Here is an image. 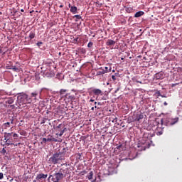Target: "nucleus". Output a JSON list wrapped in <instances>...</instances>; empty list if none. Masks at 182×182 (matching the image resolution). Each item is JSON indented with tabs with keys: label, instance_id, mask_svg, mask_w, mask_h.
I'll list each match as a JSON object with an SVG mask.
<instances>
[{
	"label": "nucleus",
	"instance_id": "obj_1",
	"mask_svg": "<svg viewBox=\"0 0 182 182\" xmlns=\"http://www.w3.org/2000/svg\"><path fill=\"white\" fill-rule=\"evenodd\" d=\"M17 102L21 105H26L32 103V98L24 92H21L18 94Z\"/></svg>",
	"mask_w": 182,
	"mask_h": 182
},
{
	"label": "nucleus",
	"instance_id": "obj_2",
	"mask_svg": "<svg viewBox=\"0 0 182 182\" xmlns=\"http://www.w3.org/2000/svg\"><path fill=\"white\" fill-rule=\"evenodd\" d=\"M65 154L62 152H56L48 159L49 164H58V163H60L62 160H63V155Z\"/></svg>",
	"mask_w": 182,
	"mask_h": 182
},
{
	"label": "nucleus",
	"instance_id": "obj_3",
	"mask_svg": "<svg viewBox=\"0 0 182 182\" xmlns=\"http://www.w3.org/2000/svg\"><path fill=\"white\" fill-rule=\"evenodd\" d=\"M64 177L65 175L62 173V169H60L58 173H55L53 175L50 174L48 178H51V181L53 182H60Z\"/></svg>",
	"mask_w": 182,
	"mask_h": 182
},
{
	"label": "nucleus",
	"instance_id": "obj_4",
	"mask_svg": "<svg viewBox=\"0 0 182 182\" xmlns=\"http://www.w3.org/2000/svg\"><path fill=\"white\" fill-rule=\"evenodd\" d=\"M144 115L141 112H134L133 115L129 118V121L133 122H140L143 120Z\"/></svg>",
	"mask_w": 182,
	"mask_h": 182
},
{
	"label": "nucleus",
	"instance_id": "obj_5",
	"mask_svg": "<svg viewBox=\"0 0 182 182\" xmlns=\"http://www.w3.org/2000/svg\"><path fill=\"white\" fill-rule=\"evenodd\" d=\"M55 130L56 132L55 135L62 136H63V133L66 132V127H65V124H60L58 126L55 127Z\"/></svg>",
	"mask_w": 182,
	"mask_h": 182
},
{
	"label": "nucleus",
	"instance_id": "obj_6",
	"mask_svg": "<svg viewBox=\"0 0 182 182\" xmlns=\"http://www.w3.org/2000/svg\"><path fill=\"white\" fill-rule=\"evenodd\" d=\"M178 122V118H167L165 121L166 126H173Z\"/></svg>",
	"mask_w": 182,
	"mask_h": 182
},
{
	"label": "nucleus",
	"instance_id": "obj_7",
	"mask_svg": "<svg viewBox=\"0 0 182 182\" xmlns=\"http://www.w3.org/2000/svg\"><path fill=\"white\" fill-rule=\"evenodd\" d=\"M89 93H90V96H92L93 95H95V96H97L96 99H97V97L99 96H102L103 95V93L100 90V89H93Z\"/></svg>",
	"mask_w": 182,
	"mask_h": 182
},
{
	"label": "nucleus",
	"instance_id": "obj_8",
	"mask_svg": "<svg viewBox=\"0 0 182 182\" xmlns=\"http://www.w3.org/2000/svg\"><path fill=\"white\" fill-rule=\"evenodd\" d=\"M47 141H59V140L56 139V138L53 137V136L49 135L48 138H43L41 144H46Z\"/></svg>",
	"mask_w": 182,
	"mask_h": 182
},
{
	"label": "nucleus",
	"instance_id": "obj_9",
	"mask_svg": "<svg viewBox=\"0 0 182 182\" xmlns=\"http://www.w3.org/2000/svg\"><path fill=\"white\" fill-rule=\"evenodd\" d=\"M67 92H68V90L66 89H61L60 90L59 96L61 100H63L65 99L66 95H68V93H66Z\"/></svg>",
	"mask_w": 182,
	"mask_h": 182
},
{
	"label": "nucleus",
	"instance_id": "obj_10",
	"mask_svg": "<svg viewBox=\"0 0 182 182\" xmlns=\"http://www.w3.org/2000/svg\"><path fill=\"white\" fill-rule=\"evenodd\" d=\"M154 77H155V79H156L157 80H161V79H164V73H163V72H159V73L155 74Z\"/></svg>",
	"mask_w": 182,
	"mask_h": 182
},
{
	"label": "nucleus",
	"instance_id": "obj_11",
	"mask_svg": "<svg viewBox=\"0 0 182 182\" xmlns=\"http://www.w3.org/2000/svg\"><path fill=\"white\" fill-rule=\"evenodd\" d=\"M12 134H14V132H4V140H14V139H12Z\"/></svg>",
	"mask_w": 182,
	"mask_h": 182
},
{
	"label": "nucleus",
	"instance_id": "obj_12",
	"mask_svg": "<svg viewBox=\"0 0 182 182\" xmlns=\"http://www.w3.org/2000/svg\"><path fill=\"white\" fill-rule=\"evenodd\" d=\"M42 178H48V174L40 173L37 175L36 178V179L38 181L42 180Z\"/></svg>",
	"mask_w": 182,
	"mask_h": 182
},
{
	"label": "nucleus",
	"instance_id": "obj_13",
	"mask_svg": "<svg viewBox=\"0 0 182 182\" xmlns=\"http://www.w3.org/2000/svg\"><path fill=\"white\" fill-rule=\"evenodd\" d=\"M72 99H73V97L71 96L70 93H68L65 95V97L63 99L65 102H72Z\"/></svg>",
	"mask_w": 182,
	"mask_h": 182
},
{
	"label": "nucleus",
	"instance_id": "obj_14",
	"mask_svg": "<svg viewBox=\"0 0 182 182\" xmlns=\"http://www.w3.org/2000/svg\"><path fill=\"white\" fill-rule=\"evenodd\" d=\"M107 46H113L114 45H116V41L112 40V39H109L107 43H106Z\"/></svg>",
	"mask_w": 182,
	"mask_h": 182
},
{
	"label": "nucleus",
	"instance_id": "obj_15",
	"mask_svg": "<svg viewBox=\"0 0 182 182\" xmlns=\"http://www.w3.org/2000/svg\"><path fill=\"white\" fill-rule=\"evenodd\" d=\"M70 11L71 12V14H77V7L72 6L70 7Z\"/></svg>",
	"mask_w": 182,
	"mask_h": 182
},
{
	"label": "nucleus",
	"instance_id": "obj_16",
	"mask_svg": "<svg viewBox=\"0 0 182 182\" xmlns=\"http://www.w3.org/2000/svg\"><path fill=\"white\" fill-rule=\"evenodd\" d=\"M144 15V11H138L134 14V18H140V16H143Z\"/></svg>",
	"mask_w": 182,
	"mask_h": 182
},
{
	"label": "nucleus",
	"instance_id": "obj_17",
	"mask_svg": "<svg viewBox=\"0 0 182 182\" xmlns=\"http://www.w3.org/2000/svg\"><path fill=\"white\" fill-rule=\"evenodd\" d=\"M4 141L7 146L14 145V139H4Z\"/></svg>",
	"mask_w": 182,
	"mask_h": 182
},
{
	"label": "nucleus",
	"instance_id": "obj_18",
	"mask_svg": "<svg viewBox=\"0 0 182 182\" xmlns=\"http://www.w3.org/2000/svg\"><path fill=\"white\" fill-rule=\"evenodd\" d=\"M35 36H36V33H35V31H31L28 36L29 39L32 41V39H33Z\"/></svg>",
	"mask_w": 182,
	"mask_h": 182
},
{
	"label": "nucleus",
	"instance_id": "obj_19",
	"mask_svg": "<svg viewBox=\"0 0 182 182\" xmlns=\"http://www.w3.org/2000/svg\"><path fill=\"white\" fill-rule=\"evenodd\" d=\"M156 133L157 136H161V134H163V129H161L160 128H157Z\"/></svg>",
	"mask_w": 182,
	"mask_h": 182
},
{
	"label": "nucleus",
	"instance_id": "obj_20",
	"mask_svg": "<svg viewBox=\"0 0 182 182\" xmlns=\"http://www.w3.org/2000/svg\"><path fill=\"white\" fill-rule=\"evenodd\" d=\"M102 70H104L105 73H109V72L112 70V68H109V67L106 66L104 68H102Z\"/></svg>",
	"mask_w": 182,
	"mask_h": 182
},
{
	"label": "nucleus",
	"instance_id": "obj_21",
	"mask_svg": "<svg viewBox=\"0 0 182 182\" xmlns=\"http://www.w3.org/2000/svg\"><path fill=\"white\" fill-rule=\"evenodd\" d=\"M87 177L88 180H92V178H93V171H90Z\"/></svg>",
	"mask_w": 182,
	"mask_h": 182
},
{
	"label": "nucleus",
	"instance_id": "obj_22",
	"mask_svg": "<svg viewBox=\"0 0 182 182\" xmlns=\"http://www.w3.org/2000/svg\"><path fill=\"white\" fill-rule=\"evenodd\" d=\"M100 69H102L101 71H97V75H105V73H106L104 70L103 68H101Z\"/></svg>",
	"mask_w": 182,
	"mask_h": 182
},
{
	"label": "nucleus",
	"instance_id": "obj_23",
	"mask_svg": "<svg viewBox=\"0 0 182 182\" xmlns=\"http://www.w3.org/2000/svg\"><path fill=\"white\" fill-rule=\"evenodd\" d=\"M73 18H76L75 22H77V21H79V19H82V16L80 15H75L73 16Z\"/></svg>",
	"mask_w": 182,
	"mask_h": 182
},
{
	"label": "nucleus",
	"instance_id": "obj_24",
	"mask_svg": "<svg viewBox=\"0 0 182 182\" xmlns=\"http://www.w3.org/2000/svg\"><path fill=\"white\" fill-rule=\"evenodd\" d=\"M36 96H38L37 92H34L31 93V97H34V100H36Z\"/></svg>",
	"mask_w": 182,
	"mask_h": 182
},
{
	"label": "nucleus",
	"instance_id": "obj_25",
	"mask_svg": "<svg viewBox=\"0 0 182 182\" xmlns=\"http://www.w3.org/2000/svg\"><path fill=\"white\" fill-rule=\"evenodd\" d=\"M126 11H127L128 14H132V12H133V8H132V7L127 8V9H126Z\"/></svg>",
	"mask_w": 182,
	"mask_h": 182
},
{
	"label": "nucleus",
	"instance_id": "obj_26",
	"mask_svg": "<svg viewBox=\"0 0 182 182\" xmlns=\"http://www.w3.org/2000/svg\"><path fill=\"white\" fill-rule=\"evenodd\" d=\"M10 69L14 70V72H18V70H19V68H16V66H14V67L11 68Z\"/></svg>",
	"mask_w": 182,
	"mask_h": 182
},
{
	"label": "nucleus",
	"instance_id": "obj_27",
	"mask_svg": "<svg viewBox=\"0 0 182 182\" xmlns=\"http://www.w3.org/2000/svg\"><path fill=\"white\" fill-rule=\"evenodd\" d=\"M4 126L7 128V127H11V122H6L4 124Z\"/></svg>",
	"mask_w": 182,
	"mask_h": 182
},
{
	"label": "nucleus",
	"instance_id": "obj_28",
	"mask_svg": "<svg viewBox=\"0 0 182 182\" xmlns=\"http://www.w3.org/2000/svg\"><path fill=\"white\" fill-rule=\"evenodd\" d=\"M36 45L38 46V48H41V46L43 45V43L42 41H39L36 43Z\"/></svg>",
	"mask_w": 182,
	"mask_h": 182
},
{
	"label": "nucleus",
	"instance_id": "obj_29",
	"mask_svg": "<svg viewBox=\"0 0 182 182\" xmlns=\"http://www.w3.org/2000/svg\"><path fill=\"white\" fill-rule=\"evenodd\" d=\"M92 46H93V43L92 42H89L87 44V47L88 48H92Z\"/></svg>",
	"mask_w": 182,
	"mask_h": 182
},
{
	"label": "nucleus",
	"instance_id": "obj_30",
	"mask_svg": "<svg viewBox=\"0 0 182 182\" xmlns=\"http://www.w3.org/2000/svg\"><path fill=\"white\" fill-rule=\"evenodd\" d=\"M7 103H9V105H12V103H14V100L11 99V100H9L7 101Z\"/></svg>",
	"mask_w": 182,
	"mask_h": 182
},
{
	"label": "nucleus",
	"instance_id": "obj_31",
	"mask_svg": "<svg viewBox=\"0 0 182 182\" xmlns=\"http://www.w3.org/2000/svg\"><path fill=\"white\" fill-rule=\"evenodd\" d=\"M1 153H2L3 155L4 156V154L6 153V149H5V148H3Z\"/></svg>",
	"mask_w": 182,
	"mask_h": 182
},
{
	"label": "nucleus",
	"instance_id": "obj_32",
	"mask_svg": "<svg viewBox=\"0 0 182 182\" xmlns=\"http://www.w3.org/2000/svg\"><path fill=\"white\" fill-rule=\"evenodd\" d=\"M4 178V173L1 172L0 173V180H2Z\"/></svg>",
	"mask_w": 182,
	"mask_h": 182
},
{
	"label": "nucleus",
	"instance_id": "obj_33",
	"mask_svg": "<svg viewBox=\"0 0 182 182\" xmlns=\"http://www.w3.org/2000/svg\"><path fill=\"white\" fill-rule=\"evenodd\" d=\"M82 154H83V153H78L77 156H78V159H80V157H82Z\"/></svg>",
	"mask_w": 182,
	"mask_h": 182
},
{
	"label": "nucleus",
	"instance_id": "obj_34",
	"mask_svg": "<svg viewBox=\"0 0 182 182\" xmlns=\"http://www.w3.org/2000/svg\"><path fill=\"white\" fill-rule=\"evenodd\" d=\"M13 134V137H14V139H15L16 137H18V134Z\"/></svg>",
	"mask_w": 182,
	"mask_h": 182
},
{
	"label": "nucleus",
	"instance_id": "obj_35",
	"mask_svg": "<svg viewBox=\"0 0 182 182\" xmlns=\"http://www.w3.org/2000/svg\"><path fill=\"white\" fill-rule=\"evenodd\" d=\"M121 149H122V145H119L118 146H117V150H121Z\"/></svg>",
	"mask_w": 182,
	"mask_h": 182
},
{
	"label": "nucleus",
	"instance_id": "obj_36",
	"mask_svg": "<svg viewBox=\"0 0 182 182\" xmlns=\"http://www.w3.org/2000/svg\"><path fill=\"white\" fill-rule=\"evenodd\" d=\"M120 90V87L117 88V90L114 91V93H117Z\"/></svg>",
	"mask_w": 182,
	"mask_h": 182
},
{
	"label": "nucleus",
	"instance_id": "obj_37",
	"mask_svg": "<svg viewBox=\"0 0 182 182\" xmlns=\"http://www.w3.org/2000/svg\"><path fill=\"white\" fill-rule=\"evenodd\" d=\"M112 79L114 82V80H116V77L114 75H112Z\"/></svg>",
	"mask_w": 182,
	"mask_h": 182
},
{
	"label": "nucleus",
	"instance_id": "obj_38",
	"mask_svg": "<svg viewBox=\"0 0 182 182\" xmlns=\"http://www.w3.org/2000/svg\"><path fill=\"white\" fill-rule=\"evenodd\" d=\"M11 124H14V118L10 119Z\"/></svg>",
	"mask_w": 182,
	"mask_h": 182
},
{
	"label": "nucleus",
	"instance_id": "obj_39",
	"mask_svg": "<svg viewBox=\"0 0 182 182\" xmlns=\"http://www.w3.org/2000/svg\"><path fill=\"white\" fill-rule=\"evenodd\" d=\"M0 53H3V55H5V52H4V50H2V49L0 48Z\"/></svg>",
	"mask_w": 182,
	"mask_h": 182
},
{
	"label": "nucleus",
	"instance_id": "obj_40",
	"mask_svg": "<svg viewBox=\"0 0 182 182\" xmlns=\"http://www.w3.org/2000/svg\"><path fill=\"white\" fill-rule=\"evenodd\" d=\"M94 105H95V109H97V106H96V105H97V102H95Z\"/></svg>",
	"mask_w": 182,
	"mask_h": 182
},
{
	"label": "nucleus",
	"instance_id": "obj_41",
	"mask_svg": "<svg viewBox=\"0 0 182 182\" xmlns=\"http://www.w3.org/2000/svg\"><path fill=\"white\" fill-rule=\"evenodd\" d=\"M144 137H149V134H148L147 133H145V134H144Z\"/></svg>",
	"mask_w": 182,
	"mask_h": 182
},
{
	"label": "nucleus",
	"instance_id": "obj_42",
	"mask_svg": "<svg viewBox=\"0 0 182 182\" xmlns=\"http://www.w3.org/2000/svg\"><path fill=\"white\" fill-rule=\"evenodd\" d=\"M114 75H115L114 76L117 77H119V73H115Z\"/></svg>",
	"mask_w": 182,
	"mask_h": 182
},
{
	"label": "nucleus",
	"instance_id": "obj_43",
	"mask_svg": "<svg viewBox=\"0 0 182 182\" xmlns=\"http://www.w3.org/2000/svg\"><path fill=\"white\" fill-rule=\"evenodd\" d=\"M158 96H162V95L160 93V92H157Z\"/></svg>",
	"mask_w": 182,
	"mask_h": 182
},
{
	"label": "nucleus",
	"instance_id": "obj_44",
	"mask_svg": "<svg viewBox=\"0 0 182 182\" xmlns=\"http://www.w3.org/2000/svg\"><path fill=\"white\" fill-rule=\"evenodd\" d=\"M164 106H167V102H164Z\"/></svg>",
	"mask_w": 182,
	"mask_h": 182
},
{
	"label": "nucleus",
	"instance_id": "obj_45",
	"mask_svg": "<svg viewBox=\"0 0 182 182\" xmlns=\"http://www.w3.org/2000/svg\"><path fill=\"white\" fill-rule=\"evenodd\" d=\"M161 97H167V96H166V95H161Z\"/></svg>",
	"mask_w": 182,
	"mask_h": 182
},
{
	"label": "nucleus",
	"instance_id": "obj_46",
	"mask_svg": "<svg viewBox=\"0 0 182 182\" xmlns=\"http://www.w3.org/2000/svg\"><path fill=\"white\" fill-rule=\"evenodd\" d=\"M177 84H172V87H174V86H176Z\"/></svg>",
	"mask_w": 182,
	"mask_h": 182
},
{
	"label": "nucleus",
	"instance_id": "obj_47",
	"mask_svg": "<svg viewBox=\"0 0 182 182\" xmlns=\"http://www.w3.org/2000/svg\"><path fill=\"white\" fill-rule=\"evenodd\" d=\"M90 102H95V100L91 99V100H90Z\"/></svg>",
	"mask_w": 182,
	"mask_h": 182
},
{
	"label": "nucleus",
	"instance_id": "obj_48",
	"mask_svg": "<svg viewBox=\"0 0 182 182\" xmlns=\"http://www.w3.org/2000/svg\"><path fill=\"white\" fill-rule=\"evenodd\" d=\"M68 7L72 8V6L70 5V4H69Z\"/></svg>",
	"mask_w": 182,
	"mask_h": 182
},
{
	"label": "nucleus",
	"instance_id": "obj_49",
	"mask_svg": "<svg viewBox=\"0 0 182 182\" xmlns=\"http://www.w3.org/2000/svg\"><path fill=\"white\" fill-rule=\"evenodd\" d=\"M60 8H63V5H60V6H59Z\"/></svg>",
	"mask_w": 182,
	"mask_h": 182
},
{
	"label": "nucleus",
	"instance_id": "obj_50",
	"mask_svg": "<svg viewBox=\"0 0 182 182\" xmlns=\"http://www.w3.org/2000/svg\"><path fill=\"white\" fill-rule=\"evenodd\" d=\"M21 12H25V10L21 9Z\"/></svg>",
	"mask_w": 182,
	"mask_h": 182
},
{
	"label": "nucleus",
	"instance_id": "obj_51",
	"mask_svg": "<svg viewBox=\"0 0 182 182\" xmlns=\"http://www.w3.org/2000/svg\"><path fill=\"white\" fill-rule=\"evenodd\" d=\"M91 110H92V111L95 110V107H92L91 108Z\"/></svg>",
	"mask_w": 182,
	"mask_h": 182
},
{
	"label": "nucleus",
	"instance_id": "obj_52",
	"mask_svg": "<svg viewBox=\"0 0 182 182\" xmlns=\"http://www.w3.org/2000/svg\"><path fill=\"white\" fill-rule=\"evenodd\" d=\"M82 173H86V171H82Z\"/></svg>",
	"mask_w": 182,
	"mask_h": 182
},
{
	"label": "nucleus",
	"instance_id": "obj_53",
	"mask_svg": "<svg viewBox=\"0 0 182 182\" xmlns=\"http://www.w3.org/2000/svg\"><path fill=\"white\" fill-rule=\"evenodd\" d=\"M124 58H122V60H123Z\"/></svg>",
	"mask_w": 182,
	"mask_h": 182
}]
</instances>
